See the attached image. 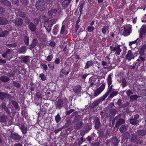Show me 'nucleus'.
Listing matches in <instances>:
<instances>
[{"instance_id": "obj_58", "label": "nucleus", "mask_w": 146, "mask_h": 146, "mask_svg": "<svg viewBox=\"0 0 146 146\" xmlns=\"http://www.w3.org/2000/svg\"><path fill=\"white\" fill-rule=\"evenodd\" d=\"M72 112L71 111H67L66 113L67 114L69 115Z\"/></svg>"}, {"instance_id": "obj_19", "label": "nucleus", "mask_w": 146, "mask_h": 146, "mask_svg": "<svg viewBox=\"0 0 146 146\" xmlns=\"http://www.w3.org/2000/svg\"><path fill=\"white\" fill-rule=\"evenodd\" d=\"M1 80L3 82H7L9 81V78L7 76H3L0 77Z\"/></svg>"}, {"instance_id": "obj_14", "label": "nucleus", "mask_w": 146, "mask_h": 146, "mask_svg": "<svg viewBox=\"0 0 146 146\" xmlns=\"http://www.w3.org/2000/svg\"><path fill=\"white\" fill-rule=\"evenodd\" d=\"M40 20L41 22H44L48 21V19L45 16L43 15L40 16Z\"/></svg>"}, {"instance_id": "obj_47", "label": "nucleus", "mask_w": 146, "mask_h": 146, "mask_svg": "<svg viewBox=\"0 0 146 146\" xmlns=\"http://www.w3.org/2000/svg\"><path fill=\"white\" fill-rule=\"evenodd\" d=\"M49 45L52 47L54 46L55 45V42L54 41H52L50 42Z\"/></svg>"}, {"instance_id": "obj_28", "label": "nucleus", "mask_w": 146, "mask_h": 146, "mask_svg": "<svg viewBox=\"0 0 146 146\" xmlns=\"http://www.w3.org/2000/svg\"><path fill=\"white\" fill-rule=\"evenodd\" d=\"M61 118L59 114H57L55 117V120L56 123L58 122L60 120Z\"/></svg>"}, {"instance_id": "obj_57", "label": "nucleus", "mask_w": 146, "mask_h": 146, "mask_svg": "<svg viewBox=\"0 0 146 146\" xmlns=\"http://www.w3.org/2000/svg\"><path fill=\"white\" fill-rule=\"evenodd\" d=\"M36 96L38 98H41V96L40 95H39L38 94L36 95Z\"/></svg>"}, {"instance_id": "obj_17", "label": "nucleus", "mask_w": 146, "mask_h": 146, "mask_svg": "<svg viewBox=\"0 0 146 146\" xmlns=\"http://www.w3.org/2000/svg\"><path fill=\"white\" fill-rule=\"evenodd\" d=\"M60 33L61 34H66L68 33L67 29L65 28V27L64 25H63L62 27Z\"/></svg>"}, {"instance_id": "obj_24", "label": "nucleus", "mask_w": 146, "mask_h": 146, "mask_svg": "<svg viewBox=\"0 0 146 146\" xmlns=\"http://www.w3.org/2000/svg\"><path fill=\"white\" fill-rule=\"evenodd\" d=\"M27 50L26 47L25 46H24L21 47L19 50V52L21 53H24Z\"/></svg>"}, {"instance_id": "obj_33", "label": "nucleus", "mask_w": 146, "mask_h": 146, "mask_svg": "<svg viewBox=\"0 0 146 146\" xmlns=\"http://www.w3.org/2000/svg\"><path fill=\"white\" fill-rule=\"evenodd\" d=\"M82 122H79L76 124V128L77 129H79L82 125Z\"/></svg>"}, {"instance_id": "obj_35", "label": "nucleus", "mask_w": 146, "mask_h": 146, "mask_svg": "<svg viewBox=\"0 0 146 146\" xmlns=\"http://www.w3.org/2000/svg\"><path fill=\"white\" fill-rule=\"evenodd\" d=\"M74 91L76 92H77L80 90V86L76 87L74 89Z\"/></svg>"}, {"instance_id": "obj_10", "label": "nucleus", "mask_w": 146, "mask_h": 146, "mask_svg": "<svg viewBox=\"0 0 146 146\" xmlns=\"http://www.w3.org/2000/svg\"><path fill=\"white\" fill-rule=\"evenodd\" d=\"M112 74H110L108 76V78L107 80L108 86H110V85L111 84V79L112 78Z\"/></svg>"}, {"instance_id": "obj_42", "label": "nucleus", "mask_w": 146, "mask_h": 146, "mask_svg": "<svg viewBox=\"0 0 146 146\" xmlns=\"http://www.w3.org/2000/svg\"><path fill=\"white\" fill-rule=\"evenodd\" d=\"M126 93L127 95L128 96H129L130 95L133 94V92H131V90H128L127 91Z\"/></svg>"}, {"instance_id": "obj_5", "label": "nucleus", "mask_w": 146, "mask_h": 146, "mask_svg": "<svg viewBox=\"0 0 146 146\" xmlns=\"http://www.w3.org/2000/svg\"><path fill=\"white\" fill-rule=\"evenodd\" d=\"M112 85L110 86H109L108 90H107V92L103 96L100 98V101H103L106 98L108 95L109 93H110L112 91Z\"/></svg>"}, {"instance_id": "obj_18", "label": "nucleus", "mask_w": 146, "mask_h": 146, "mask_svg": "<svg viewBox=\"0 0 146 146\" xmlns=\"http://www.w3.org/2000/svg\"><path fill=\"white\" fill-rule=\"evenodd\" d=\"M63 103L61 100H58L56 104V106L60 108L63 105Z\"/></svg>"}, {"instance_id": "obj_16", "label": "nucleus", "mask_w": 146, "mask_h": 146, "mask_svg": "<svg viewBox=\"0 0 146 146\" xmlns=\"http://www.w3.org/2000/svg\"><path fill=\"white\" fill-rule=\"evenodd\" d=\"M8 22L7 21L5 18H0V24L3 25L6 23Z\"/></svg>"}, {"instance_id": "obj_34", "label": "nucleus", "mask_w": 146, "mask_h": 146, "mask_svg": "<svg viewBox=\"0 0 146 146\" xmlns=\"http://www.w3.org/2000/svg\"><path fill=\"white\" fill-rule=\"evenodd\" d=\"M23 60L25 62H28L29 61V56H27L24 57L23 59Z\"/></svg>"}, {"instance_id": "obj_20", "label": "nucleus", "mask_w": 146, "mask_h": 146, "mask_svg": "<svg viewBox=\"0 0 146 146\" xmlns=\"http://www.w3.org/2000/svg\"><path fill=\"white\" fill-rule=\"evenodd\" d=\"M15 24L18 26H20L22 25L23 23V21L22 19H19L17 21H15Z\"/></svg>"}, {"instance_id": "obj_62", "label": "nucleus", "mask_w": 146, "mask_h": 146, "mask_svg": "<svg viewBox=\"0 0 146 146\" xmlns=\"http://www.w3.org/2000/svg\"><path fill=\"white\" fill-rule=\"evenodd\" d=\"M87 139L89 141H90V137L89 136H88L87 138Z\"/></svg>"}, {"instance_id": "obj_41", "label": "nucleus", "mask_w": 146, "mask_h": 146, "mask_svg": "<svg viewBox=\"0 0 146 146\" xmlns=\"http://www.w3.org/2000/svg\"><path fill=\"white\" fill-rule=\"evenodd\" d=\"M112 141L115 143V145L117 144L118 142L117 138L115 137L113 138L112 139Z\"/></svg>"}, {"instance_id": "obj_39", "label": "nucleus", "mask_w": 146, "mask_h": 146, "mask_svg": "<svg viewBox=\"0 0 146 146\" xmlns=\"http://www.w3.org/2000/svg\"><path fill=\"white\" fill-rule=\"evenodd\" d=\"M53 58V56L52 55H50L48 56H47V58H46V60L48 61H51L52 60V58Z\"/></svg>"}, {"instance_id": "obj_6", "label": "nucleus", "mask_w": 146, "mask_h": 146, "mask_svg": "<svg viewBox=\"0 0 146 146\" xmlns=\"http://www.w3.org/2000/svg\"><path fill=\"white\" fill-rule=\"evenodd\" d=\"M134 56L133 53L131 51H129L127 54L125 56V58L128 60H130L134 58Z\"/></svg>"}, {"instance_id": "obj_48", "label": "nucleus", "mask_w": 146, "mask_h": 146, "mask_svg": "<svg viewBox=\"0 0 146 146\" xmlns=\"http://www.w3.org/2000/svg\"><path fill=\"white\" fill-rule=\"evenodd\" d=\"M6 61L5 60H2L0 59V63L2 64L5 63Z\"/></svg>"}, {"instance_id": "obj_60", "label": "nucleus", "mask_w": 146, "mask_h": 146, "mask_svg": "<svg viewBox=\"0 0 146 146\" xmlns=\"http://www.w3.org/2000/svg\"><path fill=\"white\" fill-rule=\"evenodd\" d=\"M103 0H98V3H101L102 2Z\"/></svg>"}, {"instance_id": "obj_15", "label": "nucleus", "mask_w": 146, "mask_h": 146, "mask_svg": "<svg viewBox=\"0 0 146 146\" xmlns=\"http://www.w3.org/2000/svg\"><path fill=\"white\" fill-rule=\"evenodd\" d=\"M102 32L104 34L106 33L108 34L109 32L108 27L106 26L103 27L102 29Z\"/></svg>"}, {"instance_id": "obj_52", "label": "nucleus", "mask_w": 146, "mask_h": 146, "mask_svg": "<svg viewBox=\"0 0 146 146\" xmlns=\"http://www.w3.org/2000/svg\"><path fill=\"white\" fill-rule=\"evenodd\" d=\"M14 84L15 86L17 87H19L20 86V85L17 83H15Z\"/></svg>"}, {"instance_id": "obj_12", "label": "nucleus", "mask_w": 146, "mask_h": 146, "mask_svg": "<svg viewBox=\"0 0 146 146\" xmlns=\"http://www.w3.org/2000/svg\"><path fill=\"white\" fill-rule=\"evenodd\" d=\"M29 26L30 29L32 31H35L36 29V26L31 23H29Z\"/></svg>"}, {"instance_id": "obj_2", "label": "nucleus", "mask_w": 146, "mask_h": 146, "mask_svg": "<svg viewBox=\"0 0 146 146\" xmlns=\"http://www.w3.org/2000/svg\"><path fill=\"white\" fill-rule=\"evenodd\" d=\"M99 82V80L97 76H94L90 78L89 83L90 86H93L97 85Z\"/></svg>"}, {"instance_id": "obj_32", "label": "nucleus", "mask_w": 146, "mask_h": 146, "mask_svg": "<svg viewBox=\"0 0 146 146\" xmlns=\"http://www.w3.org/2000/svg\"><path fill=\"white\" fill-rule=\"evenodd\" d=\"M94 29V27L92 26H89L88 27V31L89 32L93 31Z\"/></svg>"}, {"instance_id": "obj_8", "label": "nucleus", "mask_w": 146, "mask_h": 146, "mask_svg": "<svg viewBox=\"0 0 146 146\" xmlns=\"http://www.w3.org/2000/svg\"><path fill=\"white\" fill-rule=\"evenodd\" d=\"M42 4L41 3L40 1H37L36 3V6L37 9L40 11H42L45 9V8L43 7Z\"/></svg>"}, {"instance_id": "obj_1", "label": "nucleus", "mask_w": 146, "mask_h": 146, "mask_svg": "<svg viewBox=\"0 0 146 146\" xmlns=\"http://www.w3.org/2000/svg\"><path fill=\"white\" fill-rule=\"evenodd\" d=\"M120 31L122 35L127 36L131 32V27L129 25H125L121 28Z\"/></svg>"}, {"instance_id": "obj_25", "label": "nucleus", "mask_w": 146, "mask_h": 146, "mask_svg": "<svg viewBox=\"0 0 146 146\" xmlns=\"http://www.w3.org/2000/svg\"><path fill=\"white\" fill-rule=\"evenodd\" d=\"M126 127L124 125H122L119 129V130L121 132H125L126 130Z\"/></svg>"}, {"instance_id": "obj_27", "label": "nucleus", "mask_w": 146, "mask_h": 146, "mask_svg": "<svg viewBox=\"0 0 146 146\" xmlns=\"http://www.w3.org/2000/svg\"><path fill=\"white\" fill-rule=\"evenodd\" d=\"M130 122L133 125H135L137 123V120L135 119H131L130 121Z\"/></svg>"}, {"instance_id": "obj_55", "label": "nucleus", "mask_w": 146, "mask_h": 146, "mask_svg": "<svg viewBox=\"0 0 146 146\" xmlns=\"http://www.w3.org/2000/svg\"><path fill=\"white\" fill-rule=\"evenodd\" d=\"M136 18L135 19H133V22L134 23H136Z\"/></svg>"}, {"instance_id": "obj_51", "label": "nucleus", "mask_w": 146, "mask_h": 146, "mask_svg": "<svg viewBox=\"0 0 146 146\" xmlns=\"http://www.w3.org/2000/svg\"><path fill=\"white\" fill-rule=\"evenodd\" d=\"M107 64V62H105L104 61H103L102 62V65H103V66H106Z\"/></svg>"}, {"instance_id": "obj_38", "label": "nucleus", "mask_w": 146, "mask_h": 146, "mask_svg": "<svg viewBox=\"0 0 146 146\" xmlns=\"http://www.w3.org/2000/svg\"><path fill=\"white\" fill-rule=\"evenodd\" d=\"M37 40L36 39L34 40L31 46V48H33L36 44Z\"/></svg>"}, {"instance_id": "obj_30", "label": "nucleus", "mask_w": 146, "mask_h": 146, "mask_svg": "<svg viewBox=\"0 0 146 146\" xmlns=\"http://www.w3.org/2000/svg\"><path fill=\"white\" fill-rule=\"evenodd\" d=\"M24 41L25 44L27 45H28L29 42V38L27 36L25 37L24 38Z\"/></svg>"}, {"instance_id": "obj_61", "label": "nucleus", "mask_w": 146, "mask_h": 146, "mask_svg": "<svg viewBox=\"0 0 146 146\" xmlns=\"http://www.w3.org/2000/svg\"><path fill=\"white\" fill-rule=\"evenodd\" d=\"M94 21H92L91 23H90V25H93V24H94Z\"/></svg>"}, {"instance_id": "obj_13", "label": "nucleus", "mask_w": 146, "mask_h": 146, "mask_svg": "<svg viewBox=\"0 0 146 146\" xmlns=\"http://www.w3.org/2000/svg\"><path fill=\"white\" fill-rule=\"evenodd\" d=\"M93 63L91 61H88L87 62L86 65L84 67L85 69H87L90 67L93 64Z\"/></svg>"}, {"instance_id": "obj_11", "label": "nucleus", "mask_w": 146, "mask_h": 146, "mask_svg": "<svg viewBox=\"0 0 146 146\" xmlns=\"http://www.w3.org/2000/svg\"><path fill=\"white\" fill-rule=\"evenodd\" d=\"M57 12L56 9H53L50 11L48 13V15L50 16H52L54 14H55Z\"/></svg>"}, {"instance_id": "obj_26", "label": "nucleus", "mask_w": 146, "mask_h": 146, "mask_svg": "<svg viewBox=\"0 0 146 146\" xmlns=\"http://www.w3.org/2000/svg\"><path fill=\"white\" fill-rule=\"evenodd\" d=\"M138 97L137 95H133L131 96L130 97V99L131 101H134L136 100Z\"/></svg>"}, {"instance_id": "obj_36", "label": "nucleus", "mask_w": 146, "mask_h": 146, "mask_svg": "<svg viewBox=\"0 0 146 146\" xmlns=\"http://www.w3.org/2000/svg\"><path fill=\"white\" fill-rule=\"evenodd\" d=\"M8 31H5L3 32L0 35V37H4L5 35L8 34Z\"/></svg>"}, {"instance_id": "obj_56", "label": "nucleus", "mask_w": 146, "mask_h": 146, "mask_svg": "<svg viewBox=\"0 0 146 146\" xmlns=\"http://www.w3.org/2000/svg\"><path fill=\"white\" fill-rule=\"evenodd\" d=\"M14 146H22L20 144H16L14 145Z\"/></svg>"}, {"instance_id": "obj_23", "label": "nucleus", "mask_w": 146, "mask_h": 146, "mask_svg": "<svg viewBox=\"0 0 146 146\" xmlns=\"http://www.w3.org/2000/svg\"><path fill=\"white\" fill-rule=\"evenodd\" d=\"M140 34H142L145 33L146 32V27H142L140 29Z\"/></svg>"}, {"instance_id": "obj_43", "label": "nucleus", "mask_w": 146, "mask_h": 146, "mask_svg": "<svg viewBox=\"0 0 146 146\" xmlns=\"http://www.w3.org/2000/svg\"><path fill=\"white\" fill-rule=\"evenodd\" d=\"M61 72L62 73L64 74H68L69 73V72L68 71H67L64 69H62L61 70Z\"/></svg>"}, {"instance_id": "obj_4", "label": "nucleus", "mask_w": 146, "mask_h": 146, "mask_svg": "<svg viewBox=\"0 0 146 146\" xmlns=\"http://www.w3.org/2000/svg\"><path fill=\"white\" fill-rule=\"evenodd\" d=\"M110 48L112 50V51L115 52V54L116 55H119L120 54L121 52V50L120 48L119 45L116 46L114 47L110 46Z\"/></svg>"}, {"instance_id": "obj_46", "label": "nucleus", "mask_w": 146, "mask_h": 146, "mask_svg": "<svg viewBox=\"0 0 146 146\" xmlns=\"http://www.w3.org/2000/svg\"><path fill=\"white\" fill-rule=\"evenodd\" d=\"M136 40L135 41H132V42H129V45L131 47V45L133 44H135L136 43Z\"/></svg>"}, {"instance_id": "obj_37", "label": "nucleus", "mask_w": 146, "mask_h": 146, "mask_svg": "<svg viewBox=\"0 0 146 146\" xmlns=\"http://www.w3.org/2000/svg\"><path fill=\"white\" fill-rule=\"evenodd\" d=\"M40 77L42 80H45L46 79V77L44 74H41L40 75Z\"/></svg>"}, {"instance_id": "obj_9", "label": "nucleus", "mask_w": 146, "mask_h": 146, "mask_svg": "<svg viewBox=\"0 0 146 146\" xmlns=\"http://www.w3.org/2000/svg\"><path fill=\"white\" fill-rule=\"evenodd\" d=\"M139 52L140 54L141 55H143L146 52V45H144L141 48Z\"/></svg>"}, {"instance_id": "obj_31", "label": "nucleus", "mask_w": 146, "mask_h": 146, "mask_svg": "<svg viewBox=\"0 0 146 146\" xmlns=\"http://www.w3.org/2000/svg\"><path fill=\"white\" fill-rule=\"evenodd\" d=\"M69 3V1L65 0L62 3V5H64L65 7H67Z\"/></svg>"}, {"instance_id": "obj_63", "label": "nucleus", "mask_w": 146, "mask_h": 146, "mask_svg": "<svg viewBox=\"0 0 146 146\" xmlns=\"http://www.w3.org/2000/svg\"><path fill=\"white\" fill-rule=\"evenodd\" d=\"M15 107L16 108H17L18 107V105H17V103L16 102H15Z\"/></svg>"}, {"instance_id": "obj_29", "label": "nucleus", "mask_w": 146, "mask_h": 146, "mask_svg": "<svg viewBox=\"0 0 146 146\" xmlns=\"http://www.w3.org/2000/svg\"><path fill=\"white\" fill-rule=\"evenodd\" d=\"M21 129L22 133H25L27 132V129L24 126H22L21 127Z\"/></svg>"}, {"instance_id": "obj_49", "label": "nucleus", "mask_w": 146, "mask_h": 146, "mask_svg": "<svg viewBox=\"0 0 146 146\" xmlns=\"http://www.w3.org/2000/svg\"><path fill=\"white\" fill-rule=\"evenodd\" d=\"M99 144L98 143H92V146H98Z\"/></svg>"}, {"instance_id": "obj_64", "label": "nucleus", "mask_w": 146, "mask_h": 146, "mask_svg": "<svg viewBox=\"0 0 146 146\" xmlns=\"http://www.w3.org/2000/svg\"><path fill=\"white\" fill-rule=\"evenodd\" d=\"M60 130H56L55 131V133H57L59 131H60Z\"/></svg>"}, {"instance_id": "obj_21", "label": "nucleus", "mask_w": 146, "mask_h": 146, "mask_svg": "<svg viewBox=\"0 0 146 146\" xmlns=\"http://www.w3.org/2000/svg\"><path fill=\"white\" fill-rule=\"evenodd\" d=\"M1 2L2 4H3L4 5H7V6H10L11 5L10 3L7 0H2L1 1Z\"/></svg>"}, {"instance_id": "obj_7", "label": "nucleus", "mask_w": 146, "mask_h": 146, "mask_svg": "<svg viewBox=\"0 0 146 146\" xmlns=\"http://www.w3.org/2000/svg\"><path fill=\"white\" fill-rule=\"evenodd\" d=\"M114 121L118 120V121L116 123L115 125V126L116 127H117L119 125L122 124H123L125 123V121L123 119H119L118 118V117H116V118H114Z\"/></svg>"}, {"instance_id": "obj_45", "label": "nucleus", "mask_w": 146, "mask_h": 146, "mask_svg": "<svg viewBox=\"0 0 146 146\" xmlns=\"http://www.w3.org/2000/svg\"><path fill=\"white\" fill-rule=\"evenodd\" d=\"M42 66L43 68H44V70L45 71H46L47 69V65L46 64H42Z\"/></svg>"}, {"instance_id": "obj_40", "label": "nucleus", "mask_w": 146, "mask_h": 146, "mask_svg": "<svg viewBox=\"0 0 146 146\" xmlns=\"http://www.w3.org/2000/svg\"><path fill=\"white\" fill-rule=\"evenodd\" d=\"M10 52V50L9 49H8L7 51H6V52L5 53H4V54H2V56L3 58H5L6 57V56L7 55V54H8L9 52Z\"/></svg>"}, {"instance_id": "obj_50", "label": "nucleus", "mask_w": 146, "mask_h": 146, "mask_svg": "<svg viewBox=\"0 0 146 146\" xmlns=\"http://www.w3.org/2000/svg\"><path fill=\"white\" fill-rule=\"evenodd\" d=\"M55 62L56 64H59L60 62L59 59L58 58H57L55 60Z\"/></svg>"}, {"instance_id": "obj_44", "label": "nucleus", "mask_w": 146, "mask_h": 146, "mask_svg": "<svg viewBox=\"0 0 146 146\" xmlns=\"http://www.w3.org/2000/svg\"><path fill=\"white\" fill-rule=\"evenodd\" d=\"M144 58H143V57H139V58H138V59L137 60V61H144Z\"/></svg>"}, {"instance_id": "obj_22", "label": "nucleus", "mask_w": 146, "mask_h": 146, "mask_svg": "<svg viewBox=\"0 0 146 146\" xmlns=\"http://www.w3.org/2000/svg\"><path fill=\"white\" fill-rule=\"evenodd\" d=\"M118 92L117 91H113L111 94L110 97V98H112L114 96H116Z\"/></svg>"}, {"instance_id": "obj_53", "label": "nucleus", "mask_w": 146, "mask_h": 146, "mask_svg": "<svg viewBox=\"0 0 146 146\" xmlns=\"http://www.w3.org/2000/svg\"><path fill=\"white\" fill-rule=\"evenodd\" d=\"M34 21L35 23H36V24H38L39 22L38 20L37 19H35Z\"/></svg>"}, {"instance_id": "obj_3", "label": "nucleus", "mask_w": 146, "mask_h": 146, "mask_svg": "<svg viewBox=\"0 0 146 146\" xmlns=\"http://www.w3.org/2000/svg\"><path fill=\"white\" fill-rule=\"evenodd\" d=\"M105 88V85L102 84L101 86L94 91V94L95 96L98 95L104 90Z\"/></svg>"}, {"instance_id": "obj_59", "label": "nucleus", "mask_w": 146, "mask_h": 146, "mask_svg": "<svg viewBox=\"0 0 146 146\" xmlns=\"http://www.w3.org/2000/svg\"><path fill=\"white\" fill-rule=\"evenodd\" d=\"M126 82H125V81L123 82V87H125V85H126Z\"/></svg>"}, {"instance_id": "obj_54", "label": "nucleus", "mask_w": 146, "mask_h": 146, "mask_svg": "<svg viewBox=\"0 0 146 146\" xmlns=\"http://www.w3.org/2000/svg\"><path fill=\"white\" fill-rule=\"evenodd\" d=\"M87 75H86V74H84V75H83L82 76V78L83 79L86 78V77L87 76Z\"/></svg>"}]
</instances>
